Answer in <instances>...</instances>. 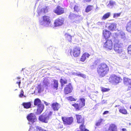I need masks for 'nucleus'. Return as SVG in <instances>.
Segmentation results:
<instances>
[{
  "mask_svg": "<svg viewBox=\"0 0 131 131\" xmlns=\"http://www.w3.org/2000/svg\"><path fill=\"white\" fill-rule=\"evenodd\" d=\"M97 72L100 77L105 76L109 72L108 66L105 63H102L99 64L96 69Z\"/></svg>",
  "mask_w": 131,
  "mask_h": 131,
  "instance_id": "nucleus-1",
  "label": "nucleus"
},
{
  "mask_svg": "<svg viewBox=\"0 0 131 131\" xmlns=\"http://www.w3.org/2000/svg\"><path fill=\"white\" fill-rule=\"evenodd\" d=\"M34 105L37 106V112L38 114H40L44 109V106L41 103V101L38 98L35 99L34 101Z\"/></svg>",
  "mask_w": 131,
  "mask_h": 131,
  "instance_id": "nucleus-2",
  "label": "nucleus"
},
{
  "mask_svg": "<svg viewBox=\"0 0 131 131\" xmlns=\"http://www.w3.org/2000/svg\"><path fill=\"white\" fill-rule=\"evenodd\" d=\"M101 42L103 44V48L107 50H110L112 49L113 43L111 39H103Z\"/></svg>",
  "mask_w": 131,
  "mask_h": 131,
  "instance_id": "nucleus-3",
  "label": "nucleus"
},
{
  "mask_svg": "<svg viewBox=\"0 0 131 131\" xmlns=\"http://www.w3.org/2000/svg\"><path fill=\"white\" fill-rule=\"evenodd\" d=\"M79 101H78L77 102H79V103H74L72 105L76 111H79L83 107L85 106V99L83 98H81L79 99Z\"/></svg>",
  "mask_w": 131,
  "mask_h": 131,
  "instance_id": "nucleus-4",
  "label": "nucleus"
},
{
  "mask_svg": "<svg viewBox=\"0 0 131 131\" xmlns=\"http://www.w3.org/2000/svg\"><path fill=\"white\" fill-rule=\"evenodd\" d=\"M51 23L50 17L49 16L44 15L42 17V20L39 21L40 25L47 26Z\"/></svg>",
  "mask_w": 131,
  "mask_h": 131,
  "instance_id": "nucleus-5",
  "label": "nucleus"
},
{
  "mask_svg": "<svg viewBox=\"0 0 131 131\" xmlns=\"http://www.w3.org/2000/svg\"><path fill=\"white\" fill-rule=\"evenodd\" d=\"M61 119L63 124L65 125H70L74 122V119L72 116H62Z\"/></svg>",
  "mask_w": 131,
  "mask_h": 131,
  "instance_id": "nucleus-6",
  "label": "nucleus"
},
{
  "mask_svg": "<svg viewBox=\"0 0 131 131\" xmlns=\"http://www.w3.org/2000/svg\"><path fill=\"white\" fill-rule=\"evenodd\" d=\"M81 48L78 46L74 47L72 49H71L70 54L72 56L74 57H77L79 56L81 53Z\"/></svg>",
  "mask_w": 131,
  "mask_h": 131,
  "instance_id": "nucleus-7",
  "label": "nucleus"
},
{
  "mask_svg": "<svg viewBox=\"0 0 131 131\" xmlns=\"http://www.w3.org/2000/svg\"><path fill=\"white\" fill-rule=\"evenodd\" d=\"M123 43L118 41L115 43L114 45V49L115 51L120 53L123 51Z\"/></svg>",
  "mask_w": 131,
  "mask_h": 131,
  "instance_id": "nucleus-8",
  "label": "nucleus"
},
{
  "mask_svg": "<svg viewBox=\"0 0 131 131\" xmlns=\"http://www.w3.org/2000/svg\"><path fill=\"white\" fill-rule=\"evenodd\" d=\"M123 83L127 91L131 90V79L125 77L123 78Z\"/></svg>",
  "mask_w": 131,
  "mask_h": 131,
  "instance_id": "nucleus-9",
  "label": "nucleus"
},
{
  "mask_svg": "<svg viewBox=\"0 0 131 131\" xmlns=\"http://www.w3.org/2000/svg\"><path fill=\"white\" fill-rule=\"evenodd\" d=\"M110 81L113 83L117 84L120 82L122 80V79L115 75H112L110 76L109 78Z\"/></svg>",
  "mask_w": 131,
  "mask_h": 131,
  "instance_id": "nucleus-10",
  "label": "nucleus"
},
{
  "mask_svg": "<svg viewBox=\"0 0 131 131\" xmlns=\"http://www.w3.org/2000/svg\"><path fill=\"white\" fill-rule=\"evenodd\" d=\"M73 88L71 83H69L64 88V92L65 95L70 93L72 92Z\"/></svg>",
  "mask_w": 131,
  "mask_h": 131,
  "instance_id": "nucleus-11",
  "label": "nucleus"
},
{
  "mask_svg": "<svg viewBox=\"0 0 131 131\" xmlns=\"http://www.w3.org/2000/svg\"><path fill=\"white\" fill-rule=\"evenodd\" d=\"M53 12L57 15H60L64 13V9L59 5H58L53 10Z\"/></svg>",
  "mask_w": 131,
  "mask_h": 131,
  "instance_id": "nucleus-12",
  "label": "nucleus"
},
{
  "mask_svg": "<svg viewBox=\"0 0 131 131\" xmlns=\"http://www.w3.org/2000/svg\"><path fill=\"white\" fill-rule=\"evenodd\" d=\"M26 118L29 122L32 124L34 123L37 120L36 116L34 113H32L28 114Z\"/></svg>",
  "mask_w": 131,
  "mask_h": 131,
  "instance_id": "nucleus-13",
  "label": "nucleus"
},
{
  "mask_svg": "<svg viewBox=\"0 0 131 131\" xmlns=\"http://www.w3.org/2000/svg\"><path fill=\"white\" fill-rule=\"evenodd\" d=\"M77 123L79 124L84 123L85 119L83 115L78 114L75 115Z\"/></svg>",
  "mask_w": 131,
  "mask_h": 131,
  "instance_id": "nucleus-14",
  "label": "nucleus"
},
{
  "mask_svg": "<svg viewBox=\"0 0 131 131\" xmlns=\"http://www.w3.org/2000/svg\"><path fill=\"white\" fill-rule=\"evenodd\" d=\"M64 20L63 18L60 19L57 18L54 21V24L55 27H57L61 26L64 24Z\"/></svg>",
  "mask_w": 131,
  "mask_h": 131,
  "instance_id": "nucleus-15",
  "label": "nucleus"
},
{
  "mask_svg": "<svg viewBox=\"0 0 131 131\" xmlns=\"http://www.w3.org/2000/svg\"><path fill=\"white\" fill-rule=\"evenodd\" d=\"M102 35L104 39H108L111 35V33L110 31L106 29H104L102 32Z\"/></svg>",
  "mask_w": 131,
  "mask_h": 131,
  "instance_id": "nucleus-16",
  "label": "nucleus"
},
{
  "mask_svg": "<svg viewBox=\"0 0 131 131\" xmlns=\"http://www.w3.org/2000/svg\"><path fill=\"white\" fill-rule=\"evenodd\" d=\"M49 117L47 115L42 114L40 115L39 118V120L42 122L47 123Z\"/></svg>",
  "mask_w": 131,
  "mask_h": 131,
  "instance_id": "nucleus-17",
  "label": "nucleus"
},
{
  "mask_svg": "<svg viewBox=\"0 0 131 131\" xmlns=\"http://www.w3.org/2000/svg\"><path fill=\"white\" fill-rule=\"evenodd\" d=\"M105 131H117L116 125L114 124H110L108 129Z\"/></svg>",
  "mask_w": 131,
  "mask_h": 131,
  "instance_id": "nucleus-18",
  "label": "nucleus"
},
{
  "mask_svg": "<svg viewBox=\"0 0 131 131\" xmlns=\"http://www.w3.org/2000/svg\"><path fill=\"white\" fill-rule=\"evenodd\" d=\"M90 54L87 52H85L82 54L80 59V61L82 62H84L87 58H88Z\"/></svg>",
  "mask_w": 131,
  "mask_h": 131,
  "instance_id": "nucleus-19",
  "label": "nucleus"
},
{
  "mask_svg": "<svg viewBox=\"0 0 131 131\" xmlns=\"http://www.w3.org/2000/svg\"><path fill=\"white\" fill-rule=\"evenodd\" d=\"M117 106L119 107V108H118L119 111L120 113L124 115L128 114L127 110L124 106H121L119 105H116L115 107H117Z\"/></svg>",
  "mask_w": 131,
  "mask_h": 131,
  "instance_id": "nucleus-20",
  "label": "nucleus"
},
{
  "mask_svg": "<svg viewBox=\"0 0 131 131\" xmlns=\"http://www.w3.org/2000/svg\"><path fill=\"white\" fill-rule=\"evenodd\" d=\"M51 107L54 111H57L60 107L59 104L57 102L54 103H52Z\"/></svg>",
  "mask_w": 131,
  "mask_h": 131,
  "instance_id": "nucleus-21",
  "label": "nucleus"
},
{
  "mask_svg": "<svg viewBox=\"0 0 131 131\" xmlns=\"http://www.w3.org/2000/svg\"><path fill=\"white\" fill-rule=\"evenodd\" d=\"M21 105L24 108L28 109L31 107V102H24Z\"/></svg>",
  "mask_w": 131,
  "mask_h": 131,
  "instance_id": "nucleus-22",
  "label": "nucleus"
},
{
  "mask_svg": "<svg viewBox=\"0 0 131 131\" xmlns=\"http://www.w3.org/2000/svg\"><path fill=\"white\" fill-rule=\"evenodd\" d=\"M117 25L115 23H112L109 24L108 27V29L111 31L115 30L116 28Z\"/></svg>",
  "mask_w": 131,
  "mask_h": 131,
  "instance_id": "nucleus-23",
  "label": "nucleus"
},
{
  "mask_svg": "<svg viewBox=\"0 0 131 131\" xmlns=\"http://www.w3.org/2000/svg\"><path fill=\"white\" fill-rule=\"evenodd\" d=\"M80 17V16L71 13L69 16L68 18L71 20H72L73 19H75L78 17Z\"/></svg>",
  "mask_w": 131,
  "mask_h": 131,
  "instance_id": "nucleus-24",
  "label": "nucleus"
},
{
  "mask_svg": "<svg viewBox=\"0 0 131 131\" xmlns=\"http://www.w3.org/2000/svg\"><path fill=\"white\" fill-rule=\"evenodd\" d=\"M126 30L128 32H131V20L127 23L126 26Z\"/></svg>",
  "mask_w": 131,
  "mask_h": 131,
  "instance_id": "nucleus-25",
  "label": "nucleus"
},
{
  "mask_svg": "<svg viewBox=\"0 0 131 131\" xmlns=\"http://www.w3.org/2000/svg\"><path fill=\"white\" fill-rule=\"evenodd\" d=\"M60 82L62 86H63L64 84L67 83V79L64 77H62L60 80Z\"/></svg>",
  "mask_w": 131,
  "mask_h": 131,
  "instance_id": "nucleus-26",
  "label": "nucleus"
},
{
  "mask_svg": "<svg viewBox=\"0 0 131 131\" xmlns=\"http://www.w3.org/2000/svg\"><path fill=\"white\" fill-rule=\"evenodd\" d=\"M81 124L79 126V128L80 131H89L88 129L85 128L84 123Z\"/></svg>",
  "mask_w": 131,
  "mask_h": 131,
  "instance_id": "nucleus-27",
  "label": "nucleus"
},
{
  "mask_svg": "<svg viewBox=\"0 0 131 131\" xmlns=\"http://www.w3.org/2000/svg\"><path fill=\"white\" fill-rule=\"evenodd\" d=\"M111 13L108 12L104 14L102 18V20H105L107 19L111 15Z\"/></svg>",
  "mask_w": 131,
  "mask_h": 131,
  "instance_id": "nucleus-28",
  "label": "nucleus"
},
{
  "mask_svg": "<svg viewBox=\"0 0 131 131\" xmlns=\"http://www.w3.org/2000/svg\"><path fill=\"white\" fill-rule=\"evenodd\" d=\"M93 8V5H89L86 7L85 9V12L88 13L92 10Z\"/></svg>",
  "mask_w": 131,
  "mask_h": 131,
  "instance_id": "nucleus-29",
  "label": "nucleus"
},
{
  "mask_svg": "<svg viewBox=\"0 0 131 131\" xmlns=\"http://www.w3.org/2000/svg\"><path fill=\"white\" fill-rule=\"evenodd\" d=\"M53 88L54 89L57 90L58 89V81L57 80L54 79L53 80Z\"/></svg>",
  "mask_w": 131,
  "mask_h": 131,
  "instance_id": "nucleus-30",
  "label": "nucleus"
},
{
  "mask_svg": "<svg viewBox=\"0 0 131 131\" xmlns=\"http://www.w3.org/2000/svg\"><path fill=\"white\" fill-rule=\"evenodd\" d=\"M65 36L66 40L70 42L71 41L72 37L71 36L68 34H65Z\"/></svg>",
  "mask_w": 131,
  "mask_h": 131,
  "instance_id": "nucleus-31",
  "label": "nucleus"
},
{
  "mask_svg": "<svg viewBox=\"0 0 131 131\" xmlns=\"http://www.w3.org/2000/svg\"><path fill=\"white\" fill-rule=\"evenodd\" d=\"M43 85L48 86L49 84V81L47 79H45L43 81Z\"/></svg>",
  "mask_w": 131,
  "mask_h": 131,
  "instance_id": "nucleus-32",
  "label": "nucleus"
},
{
  "mask_svg": "<svg viewBox=\"0 0 131 131\" xmlns=\"http://www.w3.org/2000/svg\"><path fill=\"white\" fill-rule=\"evenodd\" d=\"M67 99L68 101H75L77 99L73 97L72 96H70L66 98Z\"/></svg>",
  "mask_w": 131,
  "mask_h": 131,
  "instance_id": "nucleus-33",
  "label": "nucleus"
},
{
  "mask_svg": "<svg viewBox=\"0 0 131 131\" xmlns=\"http://www.w3.org/2000/svg\"><path fill=\"white\" fill-rule=\"evenodd\" d=\"M73 8L74 12H78L80 10L79 6L77 5H75Z\"/></svg>",
  "mask_w": 131,
  "mask_h": 131,
  "instance_id": "nucleus-34",
  "label": "nucleus"
},
{
  "mask_svg": "<svg viewBox=\"0 0 131 131\" xmlns=\"http://www.w3.org/2000/svg\"><path fill=\"white\" fill-rule=\"evenodd\" d=\"M77 75L78 77H82L84 79L86 78V75H85L82 74L80 72H79L78 73H77Z\"/></svg>",
  "mask_w": 131,
  "mask_h": 131,
  "instance_id": "nucleus-35",
  "label": "nucleus"
},
{
  "mask_svg": "<svg viewBox=\"0 0 131 131\" xmlns=\"http://www.w3.org/2000/svg\"><path fill=\"white\" fill-rule=\"evenodd\" d=\"M110 89L108 88H105L104 87L101 88V91L103 92H105L109 91Z\"/></svg>",
  "mask_w": 131,
  "mask_h": 131,
  "instance_id": "nucleus-36",
  "label": "nucleus"
},
{
  "mask_svg": "<svg viewBox=\"0 0 131 131\" xmlns=\"http://www.w3.org/2000/svg\"><path fill=\"white\" fill-rule=\"evenodd\" d=\"M127 52L128 54L131 55V45L128 46L127 48Z\"/></svg>",
  "mask_w": 131,
  "mask_h": 131,
  "instance_id": "nucleus-37",
  "label": "nucleus"
},
{
  "mask_svg": "<svg viewBox=\"0 0 131 131\" xmlns=\"http://www.w3.org/2000/svg\"><path fill=\"white\" fill-rule=\"evenodd\" d=\"M121 13L114 14L113 16V18H115L121 15Z\"/></svg>",
  "mask_w": 131,
  "mask_h": 131,
  "instance_id": "nucleus-38",
  "label": "nucleus"
},
{
  "mask_svg": "<svg viewBox=\"0 0 131 131\" xmlns=\"http://www.w3.org/2000/svg\"><path fill=\"white\" fill-rule=\"evenodd\" d=\"M24 92L23 90H21L20 93L19 95V96L21 98L23 97V96H24L25 97V96L24 95Z\"/></svg>",
  "mask_w": 131,
  "mask_h": 131,
  "instance_id": "nucleus-39",
  "label": "nucleus"
},
{
  "mask_svg": "<svg viewBox=\"0 0 131 131\" xmlns=\"http://www.w3.org/2000/svg\"><path fill=\"white\" fill-rule=\"evenodd\" d=\"M29 131H36L35 128L32 126L30 127Z\"/></svg>",
  "mask_w": 131,
  "mask_h": 131,
  "instance_id": "nucleus-40",
  "label": "nucleus"
},
{
  "mask_svg": "<svg viewBox=\"0 0 131 131\" xmlns=\"http://www.w3.org/2000/svg\"><path fill=\"white\" fill-rule=\"evenodd\" d=\"M115 4V2H113L111 1H110L109 4L111 6H113Z\"/></svg>",
  "mask_w": 131,
  "mask_h": 131,
  "instance_id": "nucleus-41",
  "label": "nucleus"
},
{
  "mask_svg": "<svg viewBox=\"0 0 131 131\" xmlns=\"http://www.w3.org/2000/svg\"><path fill=\"white\" fill-rule=\"evenodd\" d=\"M101 122L102 121H100L97 122L96 123V125L97 126H99L101 125Z\"/></svg>",
  "mask_w": 131,
  "mask_h": 131,
  "instance_id": "nucleus-42",
  "label": "nucleus"
},
{
  "mask_svg": "<svg viewBox=\"0 0 131 131\" xmlns=\"http://www.w3.org/2000/svg\"><path fill=\"white\" fill-rule=\"evenodd\" d=\"M21 83V82L20 80H19L18 82H16V84H18V85L19 87V88H20V84Z\"/></svg>",
  "mask_w": 131,
  "mask_h": 131,
  "instance_id": "nucleus-43",
  "label": "nucleus"
},
{
  "mask_svg": "<svg viewBox=\"0 0 131 131\" xmlns=\"http://www.w3.org/2000/svg\"><path fill=\"white\" fill-rule=\"evenodd\" d=\"M37 89L39 90H41V84H39L38 85Z\"/></svg>",
  "mask_w": 131,
  "mask_h": 131,
  "instance_id": "nucleus-44",
  "label": "nucleus"
},
{
  "mask_svg": "<svg viewBox=\"0 0 131 131\" xmlns=\"http://www.w3.org/2000/svg\"><path fill=\"white\" fill-rule=\"evenodd\" d=\"M53 112L52 111H50L49 112V113L48 114V115H47V116H48L49 117L50 116H51Z\"/></svg>",
  "mask_w": 131,
  "mask_h": 131,
  "instance_id": "nucleus-45",
  "label": "nucleus"
},
{
  "mask_svg": "<svg viewBox=\"0 0 131 131\" xmlns=\"http://www.w3.org/2000/svg\"><path fill=\"white\" fill-rule=\"evenodd\" d=\"M109 113V111H104L103 113V115H105Z\"/></svg>",
  "mask_w": 131,
  "mask_h": 131,
  "instance_id": "nucleus-46",
  "label": "nucleus"
},
{
  "mask_svg": "<svg viewBox=\"0 0 131 131\" xmlns=\"http://www.w3.org/2000/svg\"><path fill=\"white\" fill-rule=\"evenodd\" d=\"M122 131H126L127 130L126 129L123 128L122 129Z\"/></svg>",
  "mask_w": 131,
  "mask_h": 131,
  "instance_id": "nucleus-47",
  "label": "nucleus"
},
{
  "mask_svg": "<svg viewBox=\"0 0 131 131\" xmlns=\"http://www.w3.org/2000/svg\"><path fill=\"white\" fill-rule=\"evenodd\" d=\"M85 1L86 2H89L91 1V0H85Z\"/></svg>",
  "mask_w": 131,
  "mask_h": 131,
  "instance_id": "nucleus-48",
  "label": "nucleus"
},
{
  "mask_svg": "<svg viewBox=\"0 0 131 131\" xmlns=\"http://www.w3.org/2000/svg\"><path fill=\"white\" fill-rule=\"evenodd\" d=\"M44 103L46 105H48V103L46 102H45Z\"/></svg>",
  "mask_w": 131,
  "mask_h": 131,
  "instance_id": "nucleus-49",
  "label": "nucleus"
},
{
  "mask_svg": "<svg viewBox=\"0 0 131 131\" xmlns=\"http://www.w3.org/2000/svg\"><path fill=\"white\" fill-rule=\"evenodd\" d=\"M21 78L19 77H17L16 78V79H20Z\"/></svg>",
  "mask_w": 131,
  "mask_h": 131,
  "instance_id": "nucleus-50",
  "label": "nucleus"
},
{
  "mask_svg": "<svg viewBox=\"0 0 131 131\" xmlns=\"http://www.w3.org/2000/svg\"><path fill=\"white\" fill-rule=\"evenodd\" d=\"M36 128H38V126H36Z\"/></svg>",
  "mask_w": 131,
  "mask_h": 131,
  "instance_id": "nucleus-51",
  "label": "nucleus"
},
{
  "mask_svg": "<svg viewBox=\"0 0 131 131\" xmlns=\"http://www.w3.org/2000/svg\"><path fill=\"white\" fill-rule=\"evenodd\" d=\"M130 109L131 110V106H130Z\"/></svg>",
  "mask_w": 131,
  "mask_h": 131,
  "instance_id": "nucleus-52",
  "label": "nucleus"
},
{
  "mask_svg": "<svg viewBox=\"0 0 131 131\" xmlns=\"http://www.w3.org/2000/svg\"><path fill=\"white\" fill-rule=\"evenodd\" d=\"M37 1H39V0H36Z\"/></svg>",
  "mask_w": 131,
  "mask_h": 131,
  "instance_id": "nucleus-53",
  "label": "nucleus"
},
{
  "mask_svg": "<svg viewBox=\"0 0 131 131\" xmlns=\"http://www.w3.org/2000/svg\"><path fill=\"white\" fill-rule=\"evenodd\" d=\"M77 131H80V130H77Z\"/></svg>",
  "mask_w": 131,
  "mask_h": 131,
  "instance_id": "nucleus-54",
  "label": "nucleus"
}]
</instances>
